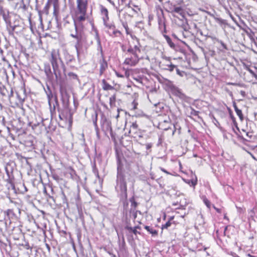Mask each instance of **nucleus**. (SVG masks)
I'll use <instances>...</instances> for the list:
<instances>
[{"instance_id":"nucleus-27","label":"nucleus","mask_w":257,"mask_h":257,"mask_svg":"<svg viewBox=\"0 0 257 257\" xmlns=\"http://www.w3.org/2000/svg\"><path fill=\"white\" fill-rule=\"evenodd\" d=\"M118 1L120 2L121 5H124L125 7L131 8L133 10H134L132 7V0H129V2L127 4L126 3V0H118Z\"/></svg>"},{"instance_id":"nucleus-32","label":"nucleus","mask_w":257,"mask_h":257,"mask_svg":"<svg viewBox=\"0 0 257 257\" xmlns=\"http://www.w3.org/2000/svg\"><path fill=\"white\" fill-rule=\"evenodd\" d=\"M130 202L131 203V207L133 208V209H136L138 207V203L136 201L134 197L130 199Z\"/></svg>"},{"instance_id":"nucleus-39","label":"nucleus","mask_w":257,"mask_h":257,"mask_svg":"<svg viewBox=\"0 0 257 257\" xmlns=\"http://www.w3.org/2000/svg\"><path fill=\"white\" fill-rule=\"evenodd\" d=\"M204 203L205 204V205L208 207L209 208L210 207V201L207 199H205L204 200Z\"/></svg>"},{"instance_id":"nucleus-10","label":"nucleus","mask_w":257,"mask_h":257,"mask_svg":"<svg viewBox=\"0 0 257 257\" xmlns=\"http://www.w3.org/2000/svg\"><path fill=\"white\" fill-rule=\"evenodd\" d=\"M99 74L101 75L107 68L108 65L107 62L102 58L99 61Z\"/></svg>"},{"instance_id":"nucleus-35","label":"nucleus","mask_w":257,"mask_h":257,"mask_svg":"<svg viewBox=\"0 0 257 257\" xmlns=\"http://www.w3.org/2000/svg\"><path fill=\"white\" fill-rule=\"evenodd\" d=\"M199 112L193 108L191 109L190 114L193 116H198Z\"/></svg>"},{"instance_id":"nucleus-30","label":"nucleus","mask_w":257,"mask_h":257,"mask_svg":"<svg viewBox=\"0 0 257 257\" xmlns=\"http://www.w3.org/2000/svg\"><path fill=\"white\" fill-rule=\"evenodd\" d=\"M138 102L136 98L134 99L133 102L130 104L131 109L135 110L138 108Z\"/></svg>"},{"instance_id":"nucleus-61","label":"nucleus","mask_w":257,"mask_h":257,"mask_svg":"<svg viewBox=\"0 0 257 257\" xmlns=\"http://www.w3.org/2000/svg\"><path fill=\"white\" fill-rule=\"evenodd\" d=\"M49 198H52L51 196L49 195Z\"/></svg>"},{"instance_id":"nucleus-15","label":"nucleus","mask_w":257,"mask_h":257,"mask_svg":"<svg viewBox=\"0 0 257 257\" xmlns=\"http://www.w3.org/2000/svg\"><path fill=\"white\" fill-rule=\"evenodd\" d=\"M102 88L104 90H111L114 89L113 86L110 85L105 79L102 80Z\"/></svg>"},{"instance_id":"nucleus-47","label":"nucleus","mask_w":257,"mask_h":257,"mask_svg":"<svg viewBox=\"0 0 257 257\" xmlns=\"http://www.w3.org/2000/svg\"><path fill=\"white\" fill-rule=\"evenodd\" d=\"M221 45L222 46V47L224 48H225V49H227L226 46V45L224 43H223V42H221Z\"/></svg>"},{"instance_id":"nucleus-34","label":"nucleus","mask_w":257,"mask_h":257,"mask_svg":"<svg viewBox=\"0 0 257 257\" xmlns=\"http://www.w3.org/2000/svg\"><path fill=\"white\" fill-rule=\"evenodd\" d=\"M67 170L69 171V174H70L71 176L73 177V175L75 174V170L71 166L67 168Z\"/></svg>"},{"instance_id":"nucleus-2","label":"nucleus","mask_w":257,"mask_h":257,"mask_svg":"<svg viewBox=\"0 0 257 257\" xmlns=\"http://www.w3.org/2000/svg\"><path fill=\"white\" fill-rule=\"evenodd\" d=\"M137 44L134 47L130 45L126 50H124V61L123 64L129 66H135L141 60L144 59V56L140 55L141 52V46L138 39L136 40Z\"/></svg>"},{"instance_id":"nucleus-51","label":"nucleus","mask_w":257,"mask_h":257,"mask_svg":"<svg viewBox=\"0 0 257 257\" xmlns=\"http://www.w3.org/2000/svg\"><path fill=\"white\" fill-rule=\"evenodd\" d=\"M44 193L46 194V195H48L47 194V190H46V188H44Z\"/></svg>"},{"instance_id":"nucleus-20","label":"nucleus","mask_w":257,"mask_h":257,"mask_svg":"<svg viewBox=\"0 0 257 257\" xmlns=\"http://www.w3.org/2000/svg\"><path fill=\"white\" fill-rule=\"evenodd\" d=\"M65 112H66V113H69L70 114V118L72 119V114L70 113V110H69L68 109H66L60 113V114L59 115V117L60 119L62 120L64 119L67 118V117L64 114Z\"/></svg>"},{"instance_id":"nucleus-24","label":"nucleus","mask_w":257,"mask_h":257,"mask_svg":"<svg viewBox=\"0 0 257 257\" xmlns=\"http://www.w3.org/2000/svg\"><path fill=\"white\" fill-rule=\"evenodd\" d=\"M184 181L185 183H187L190 186H193V187H195V186L196 185L197 183V178L196 177H195V178L194 179L184 180Z\"/></svg>"},{"instance_id":"nucleus-52","label":"nucleus","mask_w":257,"mask_h":257,"mask_svg":"<svg viewBox=\"0 0 257 257\" xmlns=\"http://www.w3.org/2000/svg\"><path fill=\"white\" fill-rule=\"evenodd\" d=\"M231 117L232 119L233 120V121H235V118H234V117L233 115H231Z\"/></svg>"},{"instance_id":"nucleus-44","label":"nucleus","mask_w":257,"mask_h":257,"mask_svg":"<svg viewBox=\"0 0 257 257\" xmlns=\"http://www.w3.org/2000/svg\"><path fill=\"white\" fill-rule=\"evenodd\" d=\"M213 208L216 210V211L219 213H221V209H219V208H218L217 207H216L215 206H213Z\"/></svg>"},{"instance_id":"nucleus-54","label":"nucleus","mask_w":257,"mask_h":257,"mask_svg":"<svg viewBox=\"0 0 257 257\" xmlns=\"http://www.w3.org/2000/svg\"><path fill=\"white\" fill-rule=\"evenodd\" d=\"M48 98H49V101L50 102L51 100V98H50V95H48Z\"/></svg>"},{"instance_id":"nucleus-22","label":"nucleus","mask_w":257,"mask_h":257,"mask_svg":"<svg viewBox=\"0 0 257 257\" xmlns=\"http://www.w3.org/2000/svg\"><path fill=\"white\" fill-rule=\"evenodd\" d=\"M58 55L55 50H53L51 53L49 61L50 63L57 61Z\"/></svg>"},{"instance_id":"nucleus-7","label":"nucleus","mask_w":257,"mask_h":257,"mask_svg":"<svg viewBox=\"0 0 257 257\" xmlns=\"http://www.w3.org/2000/svg\"><path fill=\"white\" fill-rule=\"evenodd\" d=\"M133 16L127 12H124L119 15V20L121 24H126L132 21Z\"/></svg>"},{"instance_id":"nucleus-62","label":"nucleus","mask_w":257,"mask_h":257,"mask_svg":"<svg viewBox=\"0 0 257 257\" xmlns=\"http://www.w3.org/2000/svg\"><path fill=\"white\" fill-rule=\"evenodd\" d=\"M95 125L97 126L96 122H95Z\"/></svg>"},{"instance_id":"nucleus-29","label":"nucleus","mask_w":257,"mask_h":257,"mask_svg":"<svg viewBox=\"0 0 257 257\" xmlns=\"http://www.w3.org/2000/svg\"><path fill=\"white\" fill-rule=\"evenodd\" d=\"M168 44H169V45L172 48H174L175 47V44L172 42L171 39L170 38L169 36H167V35H164Z\"/></svg>"},{"instance_id":"nucleus-6","label":"nucleus","mask_w":257,"mask_h":257,"mask_svg":"<svg viewBox=\"0 0 257 257\" xmlns=\"http://www.w3.org/2000/svg\"><path fill=\"white\" fill-rule=\"evenodd\" d=\"M128 133L130 136L134 138L142 137L141 130L139 129V125L136 121L132 123Z\"/></svg>"},{"instance_id":"nucleus-38","label":"nucleus","mask_w":257,"mask_h":257,"mask_svg":"<svg viewBox=\"0 0 257 257\" xmlns=\"http://www.w3.org/2000/svg\"><path fill=\"white\" fill-rule=\"evenodd\" d=\"M45 72L47 74V75L48 76L50 74L52 73L50 67H49L48 68L45 69Z\"/></svg>"},{"instance_id":"nucleus-11","label":"nucleus","mask_w":257,"mask_h":257,"mask_svg":"<svg viewBox=\"0 0 257 257\" xmlns=\"http://www.w3.org/2000/svg\"><path fill=\"white\" fill-rule=\"evenodd\" d=\"M50 8V6L47 3L45 5L43 10L42 11H39L38 12L39 20L40 21L41 23H42V15L45 14L46 15H48L49 14V11Z\"/></svg>"},{"instance_id":"nucleus-25","label":"nucleus","mask_w":257,"mask_h":257,"mask_svg":"<svg viewBox=\"0 0 257 257\" xmlns=\"http://www.w3.org/2000/svg\"><path fill=\"white\" fill-rule=\"evenodd\" d=\"M243 31L245 33L247 36L251 39H253L254 33L251 31L250 29H243Z\"/></svg>"},{"instance_id":"nucleus-43","label":"nucleus","mask_w":257,"mask_h":257,"mask_svg":"<svg viewBox=\"0 0 257 257\" xmlns=\"http://www.w3.org/2000/svg\"><path fill=\"white\" fill-rule=\"evenodd\" d=\"M115 75L117 76V77H119V78H123L124 76L122 74H120V73H119L117 71H115Z\"/></svg>"},{"instance_id":"nucleus-21","label":"nucleus","mask_w":257,"mask_h":257,"mask_svg":"<svg viewBox=\"0 0 257 257\" xmlns=\"http://www.w3.org/2000/svg\"><path fill=\"white\" fill-rule=\"evenodd\" d=\"M174 216H171L168 221L164 224L162 225V229H168L172 224V221L174 219Z\"/></svg>"},{"instance_id":"nucleus-26","label":"nucleus","mask_w":257,"mask_h":257,"mask_svg":"<svg viewBox=\"0 0 257 257\" xmlns=\"http://www.w3.org/2000/svg\"><path fill=\"white\" fill-rule=\"evenodd\" d=\"M122 25L123 26V28H124V29L125 30L126 34L127 35H130L133 39L135 38L136 41L137 39V38L136 37H133V36L132 33V31L130 30V29L128 28V24H122Z\"/></svg>"},{"instance_id":"nucleus-8","label":"nucleus","mask_w":257,"mask_h":257,"mask_svg":"<svg viewBox=\"0 0 257 257\" xmlns=\"http://www.w3.org/2000/svg\"><path fill=\"white\" fill-rule=\"evenodd\" d=\"M187 204V200L184 197L180 198L176 202L173 203V206H179L176 208L177 209L182 210L185 209Z\"/></svg>"},{"instance_id":"nucleus-57","label":"nucleus","mask_w":257,"mask_h":257,"mask_svg":"<svg viewBox=\"0 0 257 257\" xmlns=\"http://www.w3.org/2000/svg\"><path fill=\"white\" fill-rule=\"evenodd\" d=\"M180 168H182V165H181V164L180 163Z\"/></svg>"},{"instance_id":"nucleus-17","label":"nucleus","mask_w":257,"mask_h":257,"mask_svg":"<svg viewBox=\"0 0 257 257\" xmlns=\"http://www.w3.org/2000/svg\"><path fill=\"white\" fill-rule=\"evenodd\" d=\"M109 106L111 108L115 107V103L116 101V94L114 93L112 95L108 98Z\"/></svg>"},{"instance_id":"nucleus-4","label":"nucleus","mask_w":257,"mask_h":257,"mask_svg":"<svg viewBox=\"0 0 257 257\" xmlns=\"http://www.w3.org/2000/svg\"><path fill=\"white\" fill-rule=\"evenodd\" d=\"M77 30L76 31L75 34H71L70 36L76 40V42L75 44V47L76 49L78 51L82 48L83 43L85 41V38L83 35L81 33H79ZM82 29L81 28H80Z\"/></svg>"},{"instance_id":"nucleus-16","label":"nucleus","mask_w":257,"mask_h":257,"mask_svg":"<svg viewBox=\"0 0 257 257\" xmlns=\"http://www.w3.org/2000/svg\"><path fill=\"white\" fill-rule=\"evenodd\" d=\"M47 3L50 6L52 5L54 8V13H55L59 9V2L58 0H48Z\"/></svg>"},{"instance_id":"nucleus-41","label":"nucleus","mask_w":257,"mask_h":257,"mask_svg":"<svg viewBox=\"0 0 257 257\" xmlns=\"http://www.w3.org/2000/svg\"><path fill=\"white\" fill-rule=\"evenodd\" d=\"M176 72L178 75L180 76H183V72L180 71L179 69H176Z\"/></svg>"},{"instance_id":"nucleus-53","label":"nucleus","mask_w":257,"mask_h":257,"mask_svg":"<svg viewBox=\"0 0 257 257\" xmlns=\"http://www.w3.org/2000/svg\"><path fill=\"white\" fill-rule=\"evenodd\" d=\"M97 40H98L99 43H100L99 38V37L98 35H97Z\"/></svg>"},{"instance_id":"nucleus-13","label":"nucleus","mask_w":257,"mask_h":257,"mask_svg":"<svg viewBox=\"0 0 257 257\" xmlns=\"http://www.w3.org/2000/svg\"><path fill=\"white\" fill-rule=\"evenodd\" d=\"M116 162H117V170L118 173L122 171L123 168V164L121 159L118 153H116Z\"/></svg>"},{"instance_id":"nucleus-1","label":"nucleus","mask_w":257,"mask_h":257,"mask_svg":"<svg viewBox=\"0 0 257 257\" xmlns=\"http://www.w3.org/2000/svg\"><path fill=\"white\" fill-rule=\"evenodd\" d=\"M88 8V0H76V7L71 12V15L76 31L78 28L83 29L84 22L89 19Z\"/></svg>"},{"instance_id":"nucleus-49","label":"nucleus","mask_w":257,"mask_h":257,"mask_svg":"<svg viewBox=\"0 0 257 257\" xmlns=\"http://www.w3.org/2000/svg\"><path fill=\"white\" fill-rule=\"evenodd\" d=\"M176 129L175 126H174V130L173 131V132H172V135H174V134L175 132H176Z\"/></svg>"},{"instance_id":"nucleus-9","label":"nucleus","mask_w":257,"mask_h":257,"mask_svg":"<svg viewBox=\"0 0 257 257\" xmlns=\"http://www.w3.org/2000/svg\"><path fill=\"white\" fill-rule=\"evenodd\" d=\"M51 64L52 65V66L53 68V73H54V75H55L56 78L58 79L61 76L60 70L59 68L58 61H56L53 62L51 63Z\"/></svg>"},{"instance_id":"nucleus-46","label":"nucleus","mask_w":257,"mask_h":257,"mask_svg":"<svg viewBox=\"0 0 257 257\" xmlns=\"http://www.w3.org/2000/svg\"><path fill=\"white\" fill-rule=\"evenodd\" d=\"M249 72L253 75V76L257 79V75L253 72L251 70H249Z\"/></svg>"},{"instance_id":"nucleus-14","label":"nucleus","mask_w":257,"mask_h":257,"mask_svg":"<svg viewBox=\"0 0 257 257\" xmlns=\"http://www.w3.org/2000/svg\"><path fill=\"white\" fill-rule=\"evenodd\" d=\"M159 28L162 33L165 34L167 33L166 26L164 20L160 19L159 20Z\"/></svg>"},{"instance_id":"nucleus-60","label":"nucleus","mask_w":257,"mask_h":257,"mask_svg":"<svg viewBox=\"0 0 257 257\" xmlns=\"http://www.w3.org/2000/svg\"><path fill=\"white\" fill-rule=\"evenodd\" d=\"M55 99H56V100H57V97H56V96H55Z\"/></svg>"},{"instance_id":"nucleus-40","label":"nucleus","mask_w":257,"mask_h":257,"mask_svg":"<svg viewBox=\"0 0 257 257\" xmlns=\"http://www.w3.org/2000/svg\"><path fill=\"white\" fill-rule=\"evenodd\" d=\"M146 147L147 150H150L152 147V144L149 143L146 145Z\"/></svg>"},{"instance_id":"nucleus-56","label":"nucleus","mask_w":257,"mask_h":257,"mask_svg":"<svg viewBox=\"0 0 257 257\" xmlns=\"http://www.w3.org/2000/svg\"><path fill=\"white\" fill-rule=\"evenodd\" d=\"M127 87L128 88H131V86H130V85H127Z\"/></svg>"},{"instance_id":"nucleus-28","label":"nucleus","mask_w":257,"mask_h":257,"mask_svg":"<svg viewBox=\"0 0 257 257\" xmlns=\"http://www.w3.org/2000/svg\"><path fill=\"white\" fill-rule=\"evenodd\" d=\"M144 228H145V229H146L148 232H149L153 235H158L157 230H156L152 228H151L149 226L146 225V226H145Z\"/></svg>"},{"instance_id":"nucleus-19","label":"nucleus","mask_w":257,"mask_h":257,"mask_svg":"<svg viewBox=\"0 0 257 257\" xmlns=\"http://www.w3.org/2000/svg\"><path fill=\"white\" fill-rule=\"evenodd\" d=\"M15 9L18 11H21L22 12H25L26 10V6L24 4L23 1H21L20 3H17L16 4Z\"/></svg>"},{"instance_id":"nucleus-50","label":"nucleus","mask_w":257,"mask_h":257,"mask_svg":"<svg viewBox=\"0 0 257 257\" xmlns=\"http://www.w3.org/2000/svg\"><path fill=\"white\" fill-rule=\"evenodd\" d=\"M162 171H163L164 172L167 173V174H169V173L166 170H165L164 169H162Z\"/></svg>"},{"instance_id":"nucleus-59","label":"nucleus","mask_w":257,"mask_h":257,"mask_svg":"<svg viewBox=\"0 0 257 257\" xmlns=\"http://www.w3.org/2000/svg\"><path fill=\"white\" fill-rule=\"evenodd\" d=\"M246 136H248V133H246Z\"/></svg>"},{"instance_id":"nucleus-55","label":"nucleus","mask_w":257,"mask_h":257,"mask_svg":"<svg viewBox=\"0 0 257 257\" xmlns=\"http://www.w3.org/2000/svg\"><path fill=\"white\" fill-rule=\"evenodd\" d=\"M239 138H240L241 139H243V137H241V136H239L238 137Z\"/></svg>"},{"instance_id":"nucleus-37","label":"nucleus","mask_w":257,"mask_h":257,"mask_svg":"<svg viewBox=\"0 0 257 257\" xmlns=\"http://www.w3.org/2000/svg\"><path fill=\"white\" fill-rule=\"evenodd\" d=\"M54 180H56L57 182H59L62 179L60 178V177L57 175H53L52 176Z\"/></svg>"},{"instance_id":"nucleus-23","label":"nucleus","mask_w":257,"mask_h":257,"mask_svg":"<svg viewBox=\"0 0 257 257\" xmlns=\"http://www.w3.org/2000/svg\"><path fill=\"white\" fill-rule=\"evenodd\" d=\"M138 212L140 213V211H138L136 209H133L132 208H131L130 210V217L132 218L134 222L137 217Z\"/></svg>"},{"instance_id":"nucleus-3","label":"nucleus","mask_w":257,"mask_h":257,"mask_svg":"<svg viewBox=\"0 0 257 257\" xmlns=\"http://www.w3.org/2000/svg\"><path fill=\"white\" fill-rule=\"evenodd\" d=\"M99 10L104 26L109 29H114L115 26L108 23L109 17L107 9L102 5H100Z\"/></svg>"},{"instance_id":"nucleus-36","label":"nucleus","mask_w":257,"mask_h":257,"mask_svg":"<svg viewBox=\"0 0 257 257\" xmlns=\"http://www.w3.org/2000/svg\"><path fill=\"white\" fill-rule=\"evenodd\" d=\"M68 75L70 77H72L73 79H77V75L73 72L68 73Z\"/></svg>"},{"instance_id":"nucleus-58","label":"nucleus","mask_w":257,"mask_h":257,"mask_svg":"<svg viewBox=\"0 0 257 257\" xmlns=\"http://www.w3.org/2000/svg\"><path fill=\"white\" fill-rule=\"evenodd\" d=\"M227 227H226L225 228L224 233L225 232V231H226V229H227Z\"/></svg>"},{"instance_id":"nucleus-45","label":"nucleus","mask_w":257,"mask_h":257,"mask_svg":"<svg viewBox=\"0 0 257 257\" xmlns=\"http://www.w3.org/2000/svg\"><path fill=\"white\" fill-rule=\"evenodd\" d=\"M13 213V211L12 209H8L7 211V214L8 216L10 215L11 214H12Z\"/></svg>"},{"instance_id":"nucleus-12","label":"nucleus","mask_w":257,"mask_h":257,"mask_svg":"<svg viewBox=\"0 0 257 257\" xmlns=\"http://www.w3.org/2000/svg\"><path fill=\"white\" fill-rule=\"evenodd\" d=\"M109 96V93H107L102 95L101 96L99 97V100L100 102L101 105L105 108H107L106 102L108 101V98Z\"/></svg>"},{"instance_id":"nucleus-33","label":"nucleus","mask_w":257,"mask_h":257,"mask_svg":"<svg viewBox=\"0 0 257 257\" xmlns=\"http://www.w3.org/2000/svg\"><path fill=\"white\" fill-rule=\"evenodd\" d=\"M125 228L130 232L133 233L135 235L139 233V232L134 227L126 226Z\"/></svg>"},{"instance_id":"nucleus-48","label":"nucleus","mask_w":257,"mask_h":257,"mask_svg":"<svg viewBox=\"0 0 257 257\" xmlns=\"http://www.w3.org/2000/svg\"><path fill=\"white\" fill-rule=\"evenodd\" d=\"M137 230L138 229H141V227L140 226H136L135 227H134Z\"/></svg>"},{"instance_id":"nucleus-42","label":"nucleus","mask_w":257,"mask_h":257,"mask_svg":"<svg viewBox=\"0 0 257 257\" xmlns=\"http://www.w3.org/2000/svg\"><path fill=\"white\" fill-rule=\"evenodd\" d=\"M113 29H115V28ZM113 33V34L115 35H116L117 34H118L119 35L121 34V33L119 31L117 30H114Z\"/></svg>"},{"instance_id":"nucleus-31","label":"nucleus","mask_w":257,"mask_h":257,"mask_svg":"<svg viewBox=\"0 0 257 257\" xmlns=\"http://www.w3.org/2000/svg\"><path fill=\"white\" fill-rule=\"evenodd\" d=\"M121 190L124 192V196L127 197V185L125 182H123L121 185Z\"/></svg>"},{"instance_id":"nucleus-5","label":"nucleus","mask_w":257,"mask_h":257,"mask_svg":"<svg viewBox=\"0 0 257 257\" xmlns=\"http://www.w3.org/2000/svg\"><path fill=\"white\" fill-rule=\"evenodd\" d=\"M160 67L165 70H168L172 72L177 66L173 64L171 59L169 58H163L162 60L159 63Z\"/></svg>"},{"instance_id":"nucleus-18","label":"nucleus","mask_w":257,"mask_h":257,"mask_svg":"<svg viewBox=\"0 0 257 257\" xmlns=\"http://www.w3.org/2000/svg\"><path fill=\"white\" fill-rule=\"evenodd\" d=\"M233 106L234 107V110L236 113V114L238 116L239 119L241 121H242L244 119L243 115L242 114L241 110L239 109L237 106L236 104L234 102L233 104Z\"/></svg>"}]
</instances>
